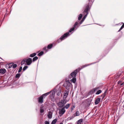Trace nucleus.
Returning a JSON list of instances; mask_svg holds the SVG:
<instances>
[{"mask_svg":"<svg viewBox=\"0 0 124 124\" xmlns=\"http://www.w3.org/2000/svg\"><path fill=\"white\" fill-rule=\"evenodd\" d=\"M78 23L77 22H76L74 24L73 27L71 28L69 31V32H67L64 33L63 35L58 40L57 42L58 43H59L62 40L64 39L65 38H67L68 36H69V32L70 33L72 31L74 30L75 28L77 25L78 24Z\"/></svg>","mask_w":124,"mask_h":124,"instance_id":"1","label":"nucleus"},{"mask_svg":"<svg viewBox=\"0 0 124 124\" xmlns=\"http://www.w3.org/2000/svg\"><path fill=\"white\" fill-rule=\"evenodd\" d=\"M96 62H94L93 63H91L90 64H88L86 65H85L81 67V69L78 68V69H77L75 70H74L72 73H71L70 74L71 76L72 77V78H75L76 76V75L77 74L78 72L81 69L87 66H89V65L92 64H94Z\"/></svg>","mask_w":124,"mask_h":124,"instance_id":"2","label":"nucleus"},{"mask_svg":"<svg viewBox=\"0 0 124 124\" xmlns=\"http://www.w3.org/2000/svg\"><path fill=\"white\" fill-rule=\"evenodd\" d=\"M56 87L54 88V90L51 91L52 92V93L49 96V98L51 99V101H54L55 100L54 98V95L55 93V92L56 91Z\"/></svg>","mask_w":124,"mask_h":124,"instance_id":"3","label":"nucleus"},{"mask_svg":"<svg viewBox=\"0 0 124 124\" xmlns=\"http://www.w3.org/2000/svg\"><path fill=\"white\" fill-rule=\"evenodd\" d=\"M86 7L83 11V13L84 14L86 13V14L83 17L82 20H84L88 14L89 13V6L88 5H86Z\"/></svg>","mask_w":124,"mask_h":124,"instance_id":"4","label":"nucleus"},{"mask_svg":"<svg viewBox=\"0 0 124 124\" xmlns=\"http://www.w3.org/2000/svg\"><path fill=\"white\" fill-rule=\"evenodd\" d=\"M71 84L69 81H66L63 85V86L69 91L70 88L71 87Z\"/></svg>","mask_w":124,"mask_h":124,"instance_id":"5","label":"nucleus"},{"mask_svg":"<svg viewBox=\"0 0 124 124\" xmlns=\"http://www.w3.org/2000/svg\"><path fill=\"white\" fill-rule=\"evenodd\" d=\"M67 100L65 99L62 100L57 104V105L60 107H62L64 104L67 102Z\"/></svg>","mask_w":124,"mask_h":124,"instance_id":"6","label":"nucleus"},{"mask_svg":"<svg viewBox=\"0 0 124 124\" xmlns=\"http://www.w3.org/2000/svg\"><path fill=\"white\" fill-rule=\"evenodd\" d=\"M32 62V61L31 58H29L26 60V64L28 65H30Z\"/></svg>","mask_w":124,"mask_h":124,"instance_id":"7","label":"nucleus"},{"mask_svg":"<svg viewBox=\"0 0 124 124\" xmlns=\"http://www.w3.org/2000/svg\"><path fill=\"white\" fill-rule=\"evenodd\" d=\"M9 68H11V67L12 66V68L13 69H14L16 68L17 66V65L16 64H14L13 63H10L9 64Z\"/></svg>","mask_w":124,"mask_h":124,"instance_id":"8","label":"nucleus"},{"mask_svg":"<svg viewBox=\"0 0 124 124\" xmlns=\"http://www.w3.org/2000/svg\"><path fill=\"white\" fill-rule=\"evenodd\" d=\"M61 88L60 87H59V88L57 90H56L57 92V95L58 96H60L61 93Z\"/></svg>","mask_w":124,"mask_h":124,"instance_id":"9","label":"nucleus"},{"mask_svg":"<svg viewBox=\"0 0 124 124\" xmlns=\"http://www.w3.org/2000/svg\"><path fill=\"white\" fill-rule=\"evenodd\" d=\"M107 91L108 89H107L105 90L104 93L100 96V97H102V100L104 99L106 95L108 93L107 92Z\"/></svg>","mask_w":124,"mask_h":124,"instance_id":"10","label":"nucleus"},{"mask_svg":"<svg viewBox=\"0 0 124 124\" xmlns=\"http://www.w3.org/2000/svg\"><path fill=\"white\" fill-rule=\"evenodd\" d=\"M65 110L64 108H62L59 110V113L62 115H63L65 112Z\"/></svg>","mask_w":124,"mask_h":124,"instance_id":"11","label":"nucleus"},{"mask_svg":"<svg viewBox=\"0 0 124 124\" xmlns=\"http://www.w3.org/2000/svg\"><path fill=\"white\" fill-rule=\"evenodd\" d=\"M38 102L39 103H42L43 102V98L41 96L38 98Z\"/></svg>","mask_w":124,"mask_h":124,"instance_id":"12","label":"nucleus"},{"mask_svg":"<svg viewBox=\"0 0 124 124\" xmlns=\"http://www.w3.org/2000/svg\"><path fill=\"white\" fill-rule=\"evenodd\" d=\"M68 91H65L63 93V97H64L65 98H66L67 97L68 94Z\"/></svg>","mask_w":124,"mask_h":124,"instance_id":"13","label":"nucleus"},{"mask_svg":"<svg viewBox=\"0 0 124 124\" xmlns=\"http://www.w3.org/2000/svg\"><path fill=\"white\" fill-rule=\"evenodd\" d=\"M51 92V91H50L49 92H47L45 94H44L42 95L41 96V97H42L43 98H45L46 96L49 94Z\"/></svg>","mask_w":124,"mask_h":124,"instance_id":"14","label":"nucleus"},{"mask_svg":"<svg viewBox=\"0 0 124 124\" xmlns=\"http://www.w3.org/2000/svg\"><path fill=\"white\" fill-rule=\"evenodd\" d=\"M6 70L4 69H0V73L3 74H4L6 72Z\"/></svg>","mask_w":124,"mask_h":124,"instance_id":"15","label":"nucleus"},{"mask_svg":"<svg viewBox=\"0 0 124 124\" xmlns=\"http://www.w3.org/2000/svg\"><path fill=\"white\" fill-rule=\"evenodd\" d=\"M100 101V98H97L95 101V105L98 104Z\"/></svg>","mask_w":124,"mask_h":124,"instance_id":"16","label":"nucleus"},{"mask_svg":"<svg viewBox=\"0 0 124 124\" xmlns=\"http://www.w3.org/2000/svg\"><path fill=\"white\" fill-rule=\"evenodd\" d=\"M122 80H119L118 82V84L120 86H122L124 85V82L122 83Z\"/></svg>","mask_w":124,"mask_h":124,"instance_id":"17","label":"nucleus"},{"mask_svg":"<svg viewBox=\"0 0 124 124\" xmlns=\"http://www.w3.org/2000/svg\"><path fill=\"white\" fill-rule=\"evenodd\" d=\"M83 121V120L82 119L78 120L77 122V124H81Z\"/></svg>","mask_w":124,"mask_h":124,"instance_id":"18","label":"nucleus"},{"mask_svg":"<svg viewBox=\"0 0 124 124\" xmlns=\"http://www.w3.org/2000/svg\"><path fill=\"white\" fill-rule=\"evenodd\" d=\"M76 80V78H73L72 79L70 80V81L72 82H73L74 83H75Z\"/></svg>","mask_w":124,"mask_h":124,"instance_id":"19","label":"nucleus"},{"mask_svg":"<svg viewBox=\"0 0 124 124\" xmlns=\"http://www.w3.org/2000/svg\"><path fill=\"white\" fill-rule=\"evenodd\" d=\"M50 112H49L47 115V116L48 118L51 119L52 117V114L50 113Z\"/></svg>","mask_w":124,"mask_h":124,"instance_id":"20","label":"nucleus"},{"mask_svg":"<svg viewBox=\"0 0 124 124\" xmlns=\"http://www.w3.org/2000/svg\"><path fill=\"white\" fill-rule=\"evenodd\" d=\"M57 121V119H55L54 120L51 122V124H55Z\"/></svg>","mask_w":124,"mask_h":124,"instance_id":"21","label":"nucleus"},{"mask_svg":"<svg viewBox=\"0 0 124 124\" xmlns=\"http://www.w3.org/2000/svg\"><path fill=\"white\" fill-rule=\"evenodd\" d=\"M53 45L52 44H50L48 45L47 46V48L49 49H50L52 47Z\"/></svg>","mask_w":124,"mask_h":124,"instance_id":"22","label":"nucleus"},{"mask_svg":"<svg viewBox=\"0 0 124 124\" xmlns=\"http://www.w3.org/2000/svg\"><path fill=\"white\" fill-rule=\"evenodd\" d=\"M82 17V15L81 14H80L78 16V20H80Z\"/></svg>","mask_w":124,"mask_h":124,"instance_id":"23","label":"nucleus"},{"mask_svg":"<svg viewBox=\"0 0 124 124\" xmlns=\"http://www.w3.org/2000/svg\"><path fill=\"white\" fill-rule=\"evenodd\" d=\"M36 55V53H33L31 54H30V57H33L35 56Z\"/></svg>","mask_w":124,"mask_h":124,"instance_id":"24","label":"nucleus"},{"mask_svg":"<svg viewBox=\"0 0 124 124\" xmlns=\"http://www.w3.org/2000/svg\"><path fill=\"white\" fill-rule=\"evenodd\" d=\"M26 59H24L21 62V65H23V64H24L25 62H26Z\"/></svg>","mask_w":124,"mask_h":124,"instance_id":"25","label":"nucleus"},{"mask_svg":"<svg viewBox=\"0 0 124 124\" xmlns=\"http://www.w3.org/2000/svg\"><path fill=\"white\" fill-rule=\"evenodd\" d=\"M38 58L37 56H35L33 58L32 60L33 62L37 60Z\"/></svg>","mask_w":124,"mask_h":124,"instance_id":"26","label":"nucleus"},{"mask_svg":"<svg viewBox=\"0 0 124 124\" xmlns=\"http://www.w3.org/2000/svg\"><path fill=\"white\" fill-rule=\"evenodd\" d=\"M44 54V52L43 51H41L39 52L38 54V55L39 56H40L43 55Z\"/></svg>","mask_w":124,"mask_h":124,"instance_id":"27","label":"nucleus"},{"mask_svg":"<svg viewBox=\"0 0 124 124\" xmlns=\"http://www.w3.org/2000/svg\"><path fill=\"white\" fill-rule=\"evenodd\" d=\"M102 91L101 90H98L96 93V94L98 95L101 93Z\"/></svg>","mask_w":124,"mask_h":124,"instance_id":"28","label":"nucleus"},{"mask_svg":"<svg viewBox=\"0 0 124 124\" xmlns=\"http://www.w3.org/2000/svg\"><path fill=\"white\" fill-rule=\"evenodd\" d=\"M100 89V88L98 87H97L93 88L94 91L95 92L96 91H98V90Z\"/></svg>","mask_w":124,"mask_h":124,"instance_id":"29","label":"nucleus"},{"mask_svg":"<svg viewBox=\"0 0 124 124\" xmlns=\"http://www.w3.org/2000/svg\"><path fill=\"white\" fill-rule=\"evenodd\" d=\"M70 105V104H68L65 106L64 108H65L66 109H68L69 108Z\"/></svg>","mask_w":124,"mask_h":124,"instance_id":"30","label":"nucleus"},{"mask_svg":"<svg viewBox=\"0 0 124 124\" xmlns=\"http://www.w3.org/2000/svg\"><path fill=\"white\" fill-rule=\"evenodd\" d=\"M21 76V74L20 73H18L16 75V78H19Z\"/></svg>","mask_w":124,"mask_h":124,"instance_id":"31","label":"nucleus"},{"mask_svg":"<svg viewBox=\"0 0 124 124\" xmlns=\"http://www.w3.org/2000/svg\"><path fill=\"white\" fill-rule=\"evenodd\" d=\"M28 67V66H25L23 68V71H24Z\"/></svg>","mask_w":124,"mask_h":124,"instance_id":"32","label":"nucleus"},{"mask_svg":"<svg viewBox=\"0 0 124 124\" xmlns=\"http://www.w3.org/2000/svg\"><path fill=\"white\" fill-rule=\"evenodd\" d=\"M94 93H95V92H94V90H93V89L91 90L89 92V93L90 94Z\"/></svg>","mask_w":124,"mask_h":124,"instance_id":"33","label":"nucleus"},{"mask_svg":"<svg viewBox=\"0 0 124 124\" xmlns=\"http://www.w3.org/2000/svg\"><path fill=\"white\" fill-rule=\"evenodd\" d=\"M76 116H79L80 115L79 112L78 111H77L76 113Z\"/></svg>","mask_w":124,"mask_h":124,"instance_id":"34","label":"nucleus"},{"mask_svg":"<svg viewBox=\"0 0 124 124\" xmlns=\"http://www.w3.org/2000/svg\"><path fill=\"white\" fill-rule=\"evenodd\" d=\"M22 70V67L21 66L20 67V68L18 70V72L20 73V72Z\"/></svg>","mask_w":124,"mask_h":124,"instance_id":"35","label":"nucleus"},{"mask_svg":"<svg viewBox=\"0 0 124 124\" xmlns=\"http://www.w3.org/2000/svg\"><path fill=\"white\" fill-rule=\"evenodd\" d=\"M40 111L41 113H42L44 112V110L43 109L40 108Z\"/></svg>","mask_w":124,"mask_h":124,"instance_id":"36","label":"nucleus"},{"mask_svg":"<svg viewBox=\"0 0 124 124\" xmlns=\"http://www.w3.org/2000/svg\"><path fill=\"white\" fill-rule=\"evenodd\" d=\"M43 49L44 50L46 51L45 53H46L48 51V50L46 49V47H44L43 48Z\"/></svg>","mask_w":124,"mask_h":124,"instance_id":"37","label":"nucleus"},{"mask_svg":"<svg viewBox=\"0 0 124 124\" xmlns=\"http://www.w3.org/2000/svg\"><path fill=\"white\" fill-rule=\"evenodd\" d=\"M45 124H49V122L47 121H46L45 122Z\"/></svg>","mask_w":124,"mask_h":124,"instance_id":"38","label":"nucleus"},{"mask_svg":"<svg viewBox=\"0 0 124 124\" xmlns=\"http://www.w3.org/2000/svg\"><path fill=\"white\" fill-rule=\"evenodd\" d=\"M84 21L82 19L81 21L79 23H80V24H82Z\"/></svg>","mask_w":124,"mask_h":124,"instance_id":"39","label":"nucleus"},{"mask_svg":"<svg viewBox=\"0 0 124 124\" xmlns=\"http://www.w3.org/2000/svg\"><path fill=\"white\" fill-rule=\"evenodd\" d=\"M122 29L121 28H120L119 30L118 31V32H119Z\"/></svg>","mask_w":124,"mask_h":124,"instance_id":"40","label":"nucleus"},{"mask_svg":"<svg viewBox=\"0 0 124 124\" xmlns=\"http://www.w3.org/2000/svg\"><path fill=\"white\" fill-rule=\"evenodd\" d=\"M73 118V117L72 116L71 117H70V119H72V118Z\"/></svg>","mask_w":124,"mask_h":124,"instance_id":"41","label":"nucleus"},{"mask_svg":"<svg viewBox=\"0 0 124 124\" xmlns=\"http://www.w3.org/2000/svg\"><path fill=\"white\" fill-rule=\"evenodd\" d=\"M121 75L120 74H118L117 75V76H118V77H120Z\"/></svg>","mask_w":124,"mask_h":124,"instance_id":"42","label":"nucleus"},{"mask_svg":"<svg viewBox=\"0 0 124 124\" xmlns=\"http://www.w3.org/2000/svg\"><path fill=\"white\" fill-rule=\"evenodd\" d=\"M59 124H63V123H62V122H61V123H60Z\"/></svg>","mask_w":124,"mask_h":124,"instance_id":"43","label":"nucleus"},{"mask_svg":"<svg viewBox=\"0 0 124 124\" xmlns=\"http://www.w3.org/2000/svg\"><path fill=\"white\" fill-rule=\"evenodd\" d=\"M71 109L72 110H73L74 109V108H71Z\"/></svg>","mask_w":124,"mask_h":124,"instance_id":"44","label":"nucleus"},{"mask_svg":"<svg viewBox=\"0 0 124 124\" xmlns=\"http://www.w3.org/2000/svg\"><path fill=\"white\" fill-rule=\"evenodd\" d=\"M121 27H122L123 28L124 27L123 26V25H122Z\"/></svg>","mask_w":124,"mask_h":124,"instance_id":"45","label":"nucleus"},{"mask_svg":"<svg viewBox=\"0 0 124 124\" xmlns=\"http://www.w3.org/2000/svg\"><path fill=\"white\" fill-rule=\"evenodd\" d=\"M124 27V23L122 25Z\"/></svg>","mask_w":124,"mask_h":124,"instance_id":"46","label":"nucleus"},{"mask_svg":"<svg viewBox=\"0 0 124 124\" xmlns=\"http://www.w3.org/2000/svg\"><path fill=\"white\" fill-rule=\"evenodd\" d=\"M58 85H57V86L56 87H55V88L56 87V88L57 87V86H58ZM56 89H57V88H56Z\"/></svg>","mask_w":124,"mask_h":124,"instance_id":"47","label":"nucleus"},{"mask_svg":"<svg viewBox=\"0 0 124 124\" xmlns=\"http://www.w3.org/2000/svg\"><path fill=\"white\" fill-rule=\"evenodd\" d=\"M58 85H57V86L56 87H55V88L56 87V88L57 87V86H58ZM56 89H57V88H56Z\"/></svg>","mask_w":124,"mask_h":124,"instance_id":"48","label":"nucleus"},{"mask_svg":"<svg viewBox=\"0 0 124 124\" xmlns=\"http://www.w3.org/2000/svg\"><path fill=\"white\" fill-rule=\"evenodd\" d=\"M122 29L123 28L122 27H121V28Z\"/></svg>","mask_w":124,"mask_h":124,"instance_id":"49","label":"nucleus"},{"mask_svg":"<svg viewBox=\"0 0 124 124\" xmlns=\"http://www.w3.org/2000/svg\"><path fill=\"white\" fill-rule=\"evenodd\" d=\"M73 107H74V108H75V107L74 106H73Z\"/></svg>","mask_w":124,"mask_h":124,"instance_id":"50","label":"nucleus"},{"mask_svg":"<svg viewBox=\"0 0 124 124\" xmlns=\"http://www.w3.org/2000/svg\"><path fill=\"white\" fill-rule=\"evenodd\" d=\"M0 58H1L0 57Z\"/></svg>","mask_w":124,"mask_h":124,"instance_id":"51","label":"nucleus"}]
</instances>
